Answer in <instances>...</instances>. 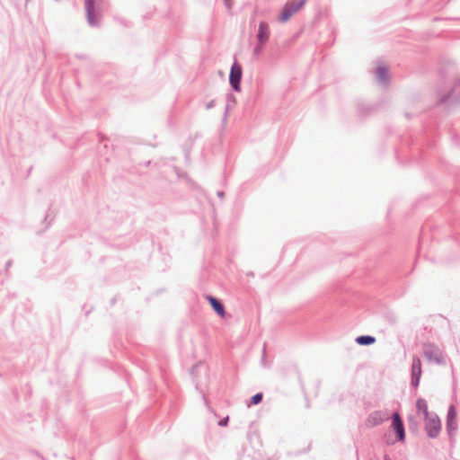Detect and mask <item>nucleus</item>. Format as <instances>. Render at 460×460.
I'll return each mask as SVG.
<instances>
[{
  "label": "nucleus",
  "instance_id": "f257e3e1",
  "mask_svg": "<svg viewBox=\"0 0 460 460\" xmlns=\"http://www.w3.org/2000/svg\"><path fill=\"white\" fill-rule=\"evenodd\" d=\"M424 420L427 436L429 438H438L441 431V421L439 417L435 412H431V415L425 418Z\"/></svg>",
  "mask_w": 460,
  "mask_h": 460
},
{
  "label": "nucleus",
  "instance_id": "f03ea898",
  "mask_svg": "<svg viewBox=\"0 0 460 460\" xmlns=\"http://www.w3.org/2000/svg\"><path fill=\"white\" fill-rule=\"evenodd\" d=\"M424 357L430 362H435L438 365L445 364L442 351L433 343H424L422 347Z\"/></svg>",
  "mask_w": 460,
  "mask_h": 460
},
{
  "label": "nucleus",
  "instance_id": "7ed1b4c3",
  "mask_svg": "<svg viewBox=\"0 0 460 460\" xmlns=\"http://www.w3.org/2000/svg\"><path fill=\"white\" fill-rule=\"evenodd\" d=\"M243 76L242 66L234 61L229 73V84L234 92H241V81Z\"/></svg>",
  "mask_w": 460,
  "mask_h": 460
},
{
  "label": "nucleus",
  "instance_id": "20e7f679",
  "mask_svg": "<svg viewBox=\"0 0 460 460\" xmlns=\"http://www.w3.org/2000/svg\"><path fill=\"white\" fill-rule=\"evenodd\" d=\"M84 8L88 24L91 27L100 26V20L97 15L99 6H96L95 0H85Z\"/></svg>",
  "mask_w": 460,
  "mask_h": 460
},
{
  "label": "nucleus",
  "instance_id": "39448f33",
  "mask_svg": "<svg viewBox=\"0 0 460 460\" xmlns=\"http://www.w3.org/2000/svg\"><path fill=\"white\" fill-rule=\"evenodd\" d=\"M306 0H298L296 2H288L279 17L280 22H288L290 17L296 13L305 4Z\"/></svg>",
  "mask_w": 460,
  "mask_h": 460
},
{
  "label": "nucleus",
  "instance_id": "423d86ee",
  "mask_svg": "<svg viewBox=\"0 0 460 460\" xmlns=\"http://www.w3.org/2000/svg\"><path fill=\"white\" fill-rule=\"evenodd\" d=\"M392 427L398 441L405 440V429L400 414L395 411L392 415Z\"/></svg>",
  "mask_w": 460,
  "mask_h": 460
},
{
  "label": "nucleus",
  "instance_id": "0eeeda50",
  "mask_svg": "<svg viewBox=\"0 0 460 460\" xmlns=\"http://www.w3.org/2000/svg\"><path fill=\"white\" fill-rule=\"evenodd\" d=\"M389 419V413L387 411H375L371 412L367 420L366 425L367 427H376L382 424L384 421Z\"/></svg>",
  "mask_w": 460,
  "mask_h": 460
},
{
  "label": "nucleus",
  "instance_id": "6e6552de",
  "mask_svg": "<svg viewBox=\"0 0 460 460\" xmlns=\"http://www.w3.org/2000/svg\"><path fill=\"white\" fill-rule=\"evenodd\" d=\"M421 361L420 358L413 357L412 363H411V385L413 388H417L420 385V380L421 376Z\"/></svg>",
  "mask_w": 460,
  "mask_h": 460
},
{
  "label": "nucleus",
  "instance_id": "1a4fd4ad",
  "mask_svg": "<svg viewBox=\"0 0 460 460\" xmlns=\"http://www.w3.org/2000/svg\"><path fill=\"white\" fill-rule=\"evenodd\" d=\"M270 30L266 22H261L257 32V40L259 43L266 44L270 39Z\"/></svg>",
  "mask_w": 460,
  "mask_h": 460
},
{
  "label": "nucleus",
  "instance_id": "9d476101",
  "mask_svg": "<svg viewBox=\"0 0 460 460\" xmlns=\"http://www.w3.org/2000/svg\"><path fill=\"white\" fill-rule=\"evenodd\" d=\"M207 299L209 302L213 310L220 316H224L226 314V310L223 303L217 299V297L208 295Z\"/></svg>",
  "mask_w": 460,
  "mask_h": 460
},
{
  "label": "nucleus",
  "instance_id": "9b49d317",
  "mask_svg": "<svg viewBox=\"0 0 460 460\" xmlns=\"http://www.w3.org/2000/svg\"><path fill=\"white\" fill-rule=\"evenodd\" d=\"M376 75L380 84L387 85L389 83L388 70L384 66H379L376 68Z\"/></svg>",
  "mask_w": 460,
  "mask_h": 460
},
{
  "label": "nucleus",
  "instance_id": "f8f14e48",
  "mask_svg": "<svg viewBox=\"0 0 460 460\" xmlns=\"http://www.w3.org/2000/svg\"><path fill=\"white\" fill-rule=\"evenodd\" d=\"M376 338L372 335H359L356 338L355 341L360 346H370L376 342Z\"/></svg>",
  "mask_w": 460,
  "mask_h": 460
},
{
  "label": "nucleus",
  "instance_id": "ddd939ff",
  "mask_svg": "<svg viewBox=\"0 0 460 460\" xmlns=\"http://www.w3.org/2000/svg\"><path fill=\"white\" fill-rule=\"evenodd\" d=\"M416 408H417V411L419 413H422L424 415V419L429 417V415H431V413L429 412L428 403H427L426 400H424L422 398H419L417 400Z\"/></svg>",
  "mask_w": 460,
  "mask_h": 460
},
{
  "label": "nucleus",
  "instance_id": "4468645a",
  "mask_svg": "<svg viewBox=\"0 0 460 460\" xmlns=\"http://www.w3.org/2000/svg\"><path fill=\"white\" fill-rule=\"evenodd\" d=\"M457 429H458V424H457L456 420L446 421L447 433L451 441H453Z\"/></svg>",
  "mask_w": 460,
  "mask_h": 460
},
{
  "label": "nucleus",
  "instance_id": "2eb2a0df",
  "mask_svg": "<svg viewBox=\"0 0 460 460\" xmlns=\"http://www.w3.org/2000/svg\"><path fill=\"white\" fill-rule=\"evenodd\" d=\"M456 420V411L454 405H450L447 410V421Z\"/></svg>",
  "mask_w": 460,
  "mask_h": 460
},
{
  "label": "nucleus",
  "instance_id": "dca6fc26",
  "mask_svg": "<svg viewBox=\"0 0 460 460\" xmlns=\"http://www.w3.org/2000/svg\"><path fill=\"white\" fill-rule=\"evenodd\" d=\"M263 399L262 393H257L254 395H252L250 399V404L252 405H257L261 402Z\"/></svg>",
  "mask_w": 460,
  "mask_h": 460
},
{
  "label": "nucleus",
  "instance_id": "f3484780",
  "mask_svg": "<svg viewBox=\"0 0 460 460\" xmlns=\"http://www.w3.org/2000/svg\"><path fill=\"white\" fill-rule=\"evenodd\" d=\"M226 99H227V104L226 106L225 118L227 116V113H228L229 103L231 102H235V98H234V96L232 93H228L227 96H226Z\"/></svg>",
  "mask_w": 460,
  "mask_h": 460
},
{
  "label": "nucleus",
  "instance_id": "a211bd4d",
  "mask_svg": "<svg viewBox=\"0 0 460 460\" xmlns=\"http://www.w3.org/2000/svg\"><path fill=\"white\" fill-rule=\"evenodd\" d=\"M264 45L265 44H261V43L258 42V44L253 49V55L254 56H259L261 54V52L262 51V49H263Z\"/></svg>",
  "mask_w": 460,
  "mask_h": 460
},
{
  "label": "nucleus",
  "instance_id": "6ab92c4d",
  "mask_svg": "<svg viewBox=\"0 0 460 460\" xmlns=\"http://www.w3.org/2000/svg\"><path fill=\"white\" fill-rule=\"evenodd\" d=\"M451 94H452V93H451V92H449V93H446V94H443L442 96H440V98H439V101H438V102H439L440 103H444V102H447V101L451 97Z\"/></svg>",
  "mask_w": 460,
  "mask_h": 460
},
{
  "label": "nucleus",
  "instance_id": "aec40b11",
  "mask_svg": "<svg viewBox=\"0 0 460 460\" xmlns=\"http://www.w3.org/2000/svg\"><path fill=\"white\" fill-rule=\"evenodd\" d=\"M370 110H371L370 108L363 109V107H361V105H358V112L362 115H365V114L370 112Z\"/></svg>",
  "mask_w": 460,
  "mask_h": 460
},
{
  "label": "nucleus",
  "instance_id": "412c9836",
  "mask_svg": "<svg viewBox=\"0 0 460 460\" xmlns=\"http://www.w3.org/2000/svg\"><path fill=\"white\" fill-rule=\"evenodd\" d=\"M228 421H229V417L223 418L218 421V425L221 427H225L227 425Z\"/></svg>",
  "mask_w": 460,
  "mask_h": 460
},
{
  "label": "nucleus",
  "instance_id": "4be33fe9",
  "mask_svg": "<svg viewBox=\"0 0 460 460\" xmlns=\"http://www.w3.org/2000/svg\"><path fill=\"white\" fill-rule=\"evenodd\" d=\"M224 4L228 11L232 9V0H224Z\"/></svg>",
  "mask_w": 460,
  "mask_h": 460
},
{
  "label": "nucleus",
  "instance_id": "5701e85b",
  "mask_svg": "<svg viewBox=\"0 0 460 460\" xmlns=\"http://www.w3.org/2000/svg\"><path fill=\"white\" fill-rule=\"evenodd\" d=\"M214 106H215V101H214V100H212V101L208 102L206 104V109H207V110H209V109H212Z\"/></svg>",
  "mask_w": 460,
  "mask_h": 460
},
{
  "label": "nucleus",
  "instance_id": "b1692460",
  "mask_svg": "<svg viewBox=\"0 0 460 460\" xmlns=\"http://www.w3.org/2000/svg\"><path fill=\"white\" fill-rule=\"evenodd\" d=\"M13 265V260H8L5 263V271L7 272Z\"/></svg>",
  "mask_w": 460,
  "mask_h": 460
},
{
  "label": "nucleus",
  "instance_id": "393cba45",
  "mask_svg": "<svg viewBox=\"0 0 460 460\" xmlns=\"http://www.w3.org/2000/svg\"><path fill=\"white\" fill-rule=\"evenodd\" d=\"M416 425H417V422H414V425H413V423H412V419H411V418H410V419H409V429H410L411 430H412L413 429H415V426H416Z\"/></svg>",
  "mask_w": 460,
  "mask_h": 460
},
{
  "label": "nucleus",
  "instance_id": "a878e982",
  "mask_svg": "<svg viewBox=\"0 0 460 460\" xmlns=\"http://www.w3.org/2000/svg\"><path fill=\"white\" fill-rule=\"evenodd\" d=\"M416 425H417V422H414V425H413V423H412V419H411V418H410V419H409V429H410L411 430H412L413 429H415V426H416Z\"/></svg>",
  "mask_w": 460,
  "mask_h": 460
},
{
  "label": "nucleus",
  "instance_id": "bb28decb",
  "mask_svg": "<svg viewBox=\"0 0 460 460\" xmlns=\"http://www.w3.org/2000/svg\"><path fill=\"white\" fill-rule=\"evenodd\" d=\"M416 425H417V422H414V425H413V423H412V419H411V418H410V419H409V429H410L411 430H412L413 429H415V426H416Z\"/></svg>",
  "mask_w": 460,
  "mask_h": 460
},
{
  "label": "nucleus",
  "instance_id": "cd10ccee",
  "mask_svg": "<svg viewBox=\"0 0 460 460\" xmlns=\"http://www.w3.org/2000/svg\"><path fill=\"white\" fill-rule=\"evenodd\" d=\"M217 196H218L219 198H223V197L225 196V192H224V191H222V190H219V191H217Z\"/></svg>",
  "mask_w": 460,
  "mask_h": 460
},
{
  "label": "nucleus",
  "instance_id": "c85d7f7f",
  "mask_svg": "<svg viewBox=\"0 0 460 460\" xmlns=\"http://www.w3.org/2000/svg\"><path fill=\"white\" fill-rule=\"evenodd\" d=\"M384 460H392L388 455L384 456Z\"/></svg>",
  "mask_w": 460,
  "mask_h": 460
},
{
  "label": "nucleus",
  "instance_id": "c756f323",
  "mask_svg": "<svg viewBox=\"0 0 460 460\" xmlns=\"http://www.w3.org/2000/svg\"><path fill=\"white\" fill-rule=\"evenodd\" d=\"M203 399H204L205 404L208 405V400L206 399L205 395H203Z\"/></svg>",
  "mask_w": 460,
  "mask_h": 460
}]
</instances>
